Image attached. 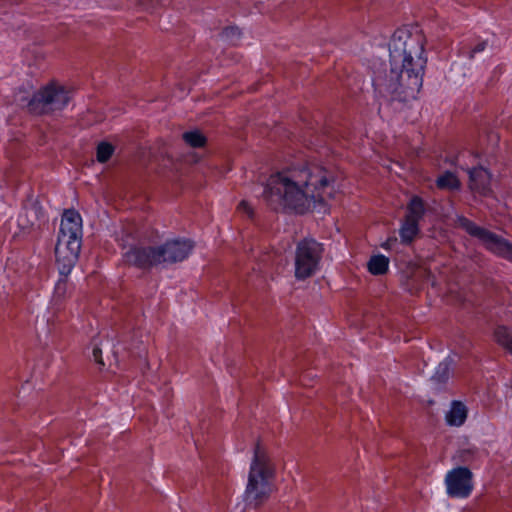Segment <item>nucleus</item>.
<instances>
[{
  "label": "nucleus",
  "mask_w": 512,
  "mask_h": 512,
  "mask_svg": "<svg viewBox=\"0 0 512 512\" xmlns=\"http://www.w3.org/2000/svg\"><path fill=\"white\" fill-rule=\"evenodd\" d=\"M425 36L420 31L397 29L389 42V70L374 72L378 114L402 111L417 99L427 65Z\"/></svg>",
  "instance_id": "obj_1"
},
{
  "label": "nucleus",
  "mask_w": 512,
  "mask_h": 512,
  "mask_svg": "<svg viewBox=\"0 0 512 512\" xmlns=\"http://www.w3.org/2000/svg\"><path fill=\"white\" fill-rule=\"evenodd\" d=\"M333 177L322 166L306 165L271 175L262 196L271 210L290 209L304 214L311 208L325 206L332 196Z\"/></svg>",
  "instance_id": "obj_2"
},
{
  "label": "nucleus",
  "mask_w": 512,
  "mask_h": 512,
  "mask_svg": "<svg viewBox=\"0 0 512 512\" xmlns=\"http://www.w3.org/2000/svg\"><path fill=\"white\" fill-rule=\"evenodd\" d=\"M82 243V218L74 209L65 210L55 246L59 273L66 277L78 261Z\"/></svg>",
  "instance_id": "obj_3"
},
{
  "label": "nucleus",
  "mask_w": 512,
  "mask_h": 512,
  "mask_svg": "<svg viewBox=\"0 0 512 512\" xmlns=\"http://www.w3.org/2000/svg\"><path fill=\"white\" fill-rule=\"evenodd\" d=\"M273 479L274 467L265 449L258 441L254 447V455L245 490L247 505L257 508L266 502L272 493Z\"/></svg>",
  "instance_id": "obj_4"
},
{
  "label": "nucleus",
  "mask_w": 512,
  "mask_h": 512,
  "mask_svg": "<svg viewBox=\"0 0 512 512\" xmlns=\"http://www.w3.org/2000/svg\"><path fill=\"white\" fill-rule=\"evenodd\" d=\"M70 96L66 88L51 81L38 89L27 103V110L35 116L51 115L63 110L69 103Z\"/></svg>",
  "instance_id": "obj_5"
},
{
  "label": "nucleus",
  "mask_w": 512,
  "mask_h": 512,
  "mask_svg": "<svg viewBox=\"0 0 512 512\" xmlns=\"http://www.w3.org/2000/svg\"><path fill=\"white\" fill-rule=\"evenodd\" d=\"M458 227L463 229L470 236L477 238L492 253L512 261V243L490 230L478 226L475 222L465 216H458L456 219Z\"/></svg>",
  "instance_id": "obj_6"
},
{
  "label": "nucleus",
  "mask_w": 512,
  "mask_h": 512,
  "mask_svg": "<svg viewBox=\"0 0 512 512\" xmlns=\"http://www.w3.org/2000/svg\"><path fill=\"white\" fill-rule=\"evenodd\" d=\"M323 251L322 244L315 239L304 238L298 242L295 251L296 279L305 280L316 273Z\"/></svg>",
  "instance_id": "obj_7"
},
{
  "label": "nucleus",
  "mask_w": 512,
  "mask_h": 512,
  "mask_svg": "<svg viewBox=\"0 0 512 512\" xmlns=\"http://www.w3.org/2000/svg\"><path fill=\"white\" fill-rule=\"evenodd\" d=\"M123 264L142 271H150L159 266L157 247L142 243L121 244Z\"/></svg>",
  "instance_id": "obj_8"
},
{
  "label": "nucleus",
  "mask_w": 512,
  "mask_h": 512,
  "mask_svg": "<svg viewBox=\"0 0 512 512\" xmlns=\"http://www.w3.org/2000/svg\"><path fill=\"white\" fill-rule=\"evenodd\" d=\"M426 213L425 201L417 195L411 197L406 206V214L400 228L401 241L410 244L420 232L419 222Z\"/></svg>",
  "instance_id": "obj_9"
},
{
  "label": "nucleus",
  "mask_w": 512,
  "mask_h": 512,
  "mask_svg": "<svg viewBox=\"0 0 512 512\" xmlns=\"http://www.w3.org/2000/svg\"><path fill=\"white\" fill-rule=\"evenodd\" d=\"M473 474L467 467L450 470L445 477L447 494L452 498H467L473 490Z\"/></svg>",
  "instance_id": "obj_10"
},
{
  "label": "nucleus",
  "mask_w": 512,
  "mask_h": 512,
  "mask_svg": "<svg viewBox=\"0 0 512 512\" xmlns=\"http://www.w3.org/2000/svg\"><path fill=\"white\" fill-rule=\"evenodd\" d=\"M159 265L162 263L174 264L185 260L194 248V243L188 239H170L162 245L156 246Z\"/></svg>",
  "instance_id": "obj_11"
},
{
  "label": "nucleus",
  "mask_w": 512,
  "mask_h": 512,
  "mask_svg": "<svg viewBox=\"0 0 512 512\" xmlns=\"http://www.w3.org/2000/svg\"><path fill=\"white\" fill-rule=\"evenodd\" d=\"M469 188L481 196H488L491 190V174L482 166L474 167L468 171Z\"/></svg>",
  "instance_id": "obj_12"
},
{
  "label": "nucleus",
  "mask_w": 512,
  "mask_h": 512,
  "mask_svg": "<svg viewBox=\"0 0 512 512\" xmlns=\"http://www.w3.org/2000/svg\"><path fill=\"white\" fill-rule=\"evenodd\" d=\"M44 218L42 207L38 202H33L29 205H25L23 212L19 215V225L23 229H32L36 226H40L41 221Z\"/></svg>",
  "instance_id": "obj_13"
},
{
  "label": "nucleus",
  "mask_w": 512,
  "mask_h": 512,
  "mask_svg": "<svg viewBox=\"0 0 512 512\" xmlns=\"http://www.w3.org/2000/svg\"><path fill=\"white\" fill-rule=\"evenodd\" d=\"M467 418V408L460 401H453L450 411L446 415L449 425L461 426Z\"/></svg>",
  "instance_id": "obj_14"
},
{
  "label": "nucleus",
  "mask_w": 512,
  "mask_h": 512,
  "mask_svg": "<svg viewBox=\"0 0 512 512\" xmlns=\"http://www.w3.org/2000/svg\"><path fill=\"white\" fill-rule=\"evenodd\" d=\"M389 259L384 255H374L368 261V271L372 275H383L388 271Z\"/></svg>",
  "instance_id": "obj_15"
},
{
  "label": "nucleus",
  "mask_w": 512,
  "mask_h": 512,
  "mask_svg": "<svg viewBox=\"0 0 512 512\" xmlns=\"http://www.w3.org/2000/svg\"><path fill=\"white\" fill-rule=\"evenodd\" d=\"M436 185L439 189H447V190H458L461 187V183L457 176L450 172L446 171L444 174L439 176L436 181Z\"/></svg>",
  "instance_id": "obj_16"
},
{
  "label": "nucleus",
  "mask_w": 512,
  "mask_h": 512,
  "mask_svg": "<svg viewBox=\"0 0 512 512\" xmlns=\"http://www.w3.org/2000/svg\"><path fill=\"white\" fill-rule=\"evenodd\" d=\"M183 141L192 148H202L206 145L207 138L199 130L186 131L182 134Z\"/></svg>",
  "instance_id": "obj_17"
},
{
  "label": "nucleus",
  "mask_w": 512,
  "mask_h": 512,
  "mask_svg": "<svg viewBox=\"0 0 512 512\" xmlns=\"http://www.w3.org/2000/svg\"><path fill=\"white\" fill-rule=\"evenodd\" d=\"M496 342L512 354V330L505 326H498L494 331Z\"/></svg>",
  "instance_id": "obj_18"
},
{
  "label": "nucleus",
  "mask_w": 512,
  "mask_h": 512,
  "mask_svg": "<svg viewBox=\"0 0 512 512\" xmlns=\"http://www.w3.org/2000/svg\"><path fill=\"white\" fill-rule=\"evenodd\" d=\"M452 362L453 361L450 358H446L444 361L440 362L434 375L432 376V380L438 384L446 383L450 377V368Z\"/></svg>",
  "instance_id": "obj_19"
},
{
  "label": "nucleus",
  "mask_w": 512,
  "mask_h": 512,
  "mask_svg": "<svg viewBox=\"0 0 512 512\" xmlns=\"http://www.w3.org/2000/svg\"><path fill=\"white\" fill-rule=\"evenodd\" d=\"M114 146L108 142H100L96 148V158L100 163H106L114 153Z\"/></svg>",
  "instance_id": "obj_20"
},
{
  "label": "nucleus",
  "mask_w": 512,
  "mask_h": 512,
  "mask_svg": "<svg viewBox=\"0 0 512 512\" xmlns=\"http://www.w3.org/2000/svg\"><path fill=\"white\" fill-rule=\"evenodd\" d=\"M220 36L230 44L235 45L240 40L241 31L236 26H228L221 31Z\"/></svg>",
  "instance_id": "obj_21"
},
{
  "label": "nucleus",
  "mask_w": 512,
  "mask_h": 512,
  "mask_svg": "<svg viewBox=\"0 0 512 512\" xmlns=\"http://www.w3.org/2000/svg\"><path fill=\"white\" fill-rule=\"evenodd\" d=\"M67 287H68L67 279L66 278L59 279L55 285L54 298L56 300L63 299L66 295Z\"/></svg>",
  "instance_id": "obj_22"
},
{
  "label": "nucleus",
  "mask_w": 512,
  "mask_h": 512,
  "mask_svg": "<svg viewBox=\"0 0 512 512\" xmlns=\"http://www.w3.org/2000/svg\"><path fill=\"white\" fill-rule=\"evenodd\" d=\"M487 46V41H482L480 43H478L474 48L471 49V51L469 52V58L472 59L474 58L475 54L479 53V52H482L485 50Z\"/></svg>",
  "instance_id": "obj_23"
},
{
  "label": "nucleus",
  "mask_w": 512,
  "mask_h": 512,
  "mask_svg": "<svg viewBox=\"0 0 512 512\" xmlns=\"http://www.w3.org/2000/svg\"><path fill=\"white\" fill-rule=\"evenodd\" d=\"M92 354L95 362L103 366L104 362L102 360V350L98 347H94Z\"/></svg>",
  "instance_id": "obj_24"
},
{
  "label": "nucleus",
  "mask_w": 512,
  "mask_h": 512,
  "mask_svg": "<svg viewBox=\"0 0 512 512\" xmlns=\"http://www.w3.org/2000/svg\"><path fill=\"white\" fill-rule=\"evenodd\" d=\"M238 209L245 211L250 217H252V215H253V210H252L251 206L245 200H243L239 203Z\"/></svg>",
  "instance_id": "obj_25"
},
{
  "label": "nucleus",
  "mask_w": 512,
  "mask_h": 512,
  "mask_svg": "<svg viewBox=\"0 0 512 512\" xmlns=\"http://www.w3.org/2000/svg\"><path fill=\"white\" fill-rule=\"evenodd\" d=\"M140 3L144 6H155L161 4L163 0H139Z\"/></svg>",
  "instance_id": "obj_26"
},
{
  "label": "nucleus",
  "mask_w": 512,
  "mask_h": 512,
  "mask_svg": "<svg viewBox=\"0 0 512 512\" xmlns=\"http://www.w3.org/2000/svg\"><path fill=\"white\" fill-rule=\"evenodd\" d=\"M397 242V239L396 238H389L383 245L382 247H384L385 249H389L391 248V245L393 243H396Z\"/></svg>",
  "instance_id": "obj_27"
},
{
  "label": "nucleus",
  "mask_w": 512,
  "mask_h": 512,
  "mask_svg": "<svg viewBox=\"0 0 512 512\" xmlns=\"http://www.w3.org/2000/svg\"><path fill=\"white\" fill-rule=\"evenodd\" d=\"M469 453H470V451H469V450H463V451L461 452L462 456H463V455H465V454H469Z\"/></svg>",
  "instance_id": "obj_28"
}]
</instances>
